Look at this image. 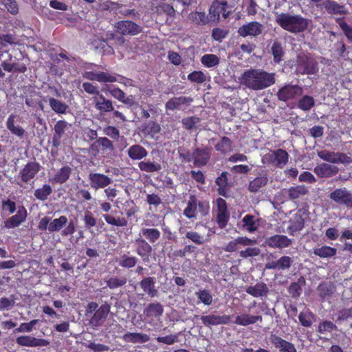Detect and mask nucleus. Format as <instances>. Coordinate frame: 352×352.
I'll list each match as a JSON object with an SVG mask.
<instances>
[{"mask_svg":"<svg viewBox=\"0 0 352 352\" xmlns=\"http://www.w3.org/2000/svg\"><path fill=\"white\" fill-rule=\"evenodd\" d=\"M290 224L287 228L289 235L294 236L295 233L302 230L305 226V219L302 214L296 213L289 221Z\"/></svg>","mask_w":352,"mask_h":352,"instance_id":"nucleus-36","label":"nucleus"},{"mask_svg":"<svg viewBox=\"0 0 352 352\" xmlns=\"http://www.w3.org/2000/svg\"><path fill=\"white\" fill-rule=\"evenodd\" d=\"M313 253L320 258H330L334 256L337 253V250L328 245L316 248L313 250Z\"/></svg>","mask_w":352,"mask_h":352,"instance_id":"nucleus-49","label":"nucleus"},{"mask_svg":"<svg viewBox=\"0 0 352 352\" xmlns=\"http://www.w3.org/2000/svg\"><path fill=\"white\" fill-rule=\"evenodd\" d=\"M217 223L220 228H225L230 219V213L228 210L227 204L223 198L217 199Z\"/></svg>","mask_w":352,"mask_h":352,"instance_id":"nucleus-18","label":"nucleus"},{"mask_svg":"<svg viewBox=\"0 0 352 352\" xmlns=\"http://www.w3.org/2000/svg\"><path fill=\"white\" fill-rule=\"evenodd\" d=\"M138 262V258L135 256H131L126 254H123L118 261L120 267L124 268H132L135 266Z\"/></svg>","mask_w":352,"mask_h":352,"instance_id":"nucleus-61","label":"nucleus"},{"mask_svg":"<svg viewBox=\"0 0 352 352\" xmlns=\"http://www.w3.org/2000/svg\"><path fill=\"white\" fill-rule=\"evenodd\" d=\"M111 96L118 101L126 104L129 107H132L135 104V100L132 95L129 96L119 87H113L107 89Z\"/></svg>","mask_w":352,"mask_h":352,"instance_id":"nucleus-28","label":"nucleus"},{"mask_svg":"<svg viewBox=\"0 0 352 352\" xmlns=\"http://www.w3.org/2000/svg\"><path fill=\"white\" fill-rule=\"evenodd\" d=\"M126 278H118L116 276L111 277L106 281L107 287L111 289L122 287L126 285Z\"/></svg>","mask_w":352,"mask_h":352,"instance_id":"nucleus-64","label":"nucleus"},{"mask_svg":"<svg viewBox=\"0 0 352 352\" xmlns=\"http://www.w3.org/2000/svg\"><path fill=\"white\" fill-rule=\"evenodd\" d=\"M209 208L208 202L200 201L196 195H191L189 197L187 206L184 210L183 214L189 219L196 218L198 213L204 217L208 214Z\"/></svg>","mask_w":352,"mask_h":352,"instance_id":"nucleus-3","label":"nucleus"},{"mask_svg":"<svg viewBox=\"0 0 352 352\" xmlns=\"http://www.w3.org/2000/svg\"><path fill=\"white\" fill-rule=\"evenodd\" d=\"M241 85L247 88L258 91L275 83L274 73H268L261 69H250L244 71L240 78Z\"/></svg>","mask_w":352,"mask_h":352,"instance_id":"nucleus-1","label":"nucleus"},{"mask_svg":"<svg viewBox=\"0 0 352 352\" xmlns=\"http://www.w3.org/2000/svg\"><path fill=\"white\" fill-rule=\"evenodd\" d=\"M140 234L144 237L146 241L149 243H155L157 242L161 236L160 231L157 228H142L140 230Z\"/></svg>","mask_w":352,"mask_h":352,"instance_id":"nucleus-46","label":"nucleus"},{"mask_svg":"<svg viewBox=\"0 0 352 352\" xmlns=\"http://www.w3.org/2000/svg\"><path fill=\"white\" fill-rule=\"evenodd\" d=\"M270 340L274 346L279 349L280 352H297L293 344L278 336L272 335Z\"/></svg>","mask_w":352,"mask_h":352,"instance_id":"nucleus-33","label":"nucleus"},{"mask_svg":"<svg viewBox=\"0 0 352 352\" xmlns=\"http://www.w3.org/2000/svg\"><path fill=\"white\" fill-rule=\"evenodd\" d=\"M72 173V169L70 166L68 165L63 166L58 170L51 181L55 184H63L69 179Z\"/></svg>","mask_w":352,"mask_h":352,"instance_id":"nucleus-38","label":"nucleus"},{"mask_svg":"<svg viewBox=\"0 0 352 352\" xmlns=\"http://www.w3.org/2000/svg\"><path fill=\"white\" fill-rule=\"evenodd\" d=\"M110 308L111 307L108 303L102 304L91 318L90 324L94 327L100 326L107 318L110 311Z\"/></svg>","mask_w":352,"mask_h":352,"instance_id":"nucleus-27","label":"nucleus"},{"mask_svg":"<svg viewBox=\"0 0 352 352\" xmlns=\"http://www.w3.org/2000/svg\"><path fill=\"white\" fill-rule=\"evenodd\" d=\"M316 175L320 178H327L336 175L339 172V168L333 165L322 163L316 166L314 170Z\"/></svg>","mask_w":352,"mask_h":352,"instance_id":"nucleus-29","label":"nucleus"},{"mask_svg":"<svg viewBox=\"0 0 352 352\" xmlns=\"http://www.w3.org/2000/svg\"><path fill=\"white\" fill-rule=\"evenodd\" d=\"M123 340L131 343H145L150 340V337L144 333L127 332L122 337Z\"/></svg>","mask_w":352,"mask_h":352,"instance_id":"nucleus-44","label":"nucleus"},{"mask_svg":"<svg viewBox=\"0 0 352 352\" xmlns=\"http://www.w3.org/2000/svg\"><path fill=\"white\" fill-rule=\"evenodd\" d=\"M271 52L273 56L274 63H280L285 54L282 43L278 41H274L271 46Z\"/></svg>","mask_w":352,"mask_h":352,"instance_id":"nucleus-51","label":"nucleus"},{"mask_svg":"<svg viewBox=\"0 0 352 352\" xmlns=\"http://www.w3.org/2000/svg\"><path fill=\"white\" fill-rule=\"evenodd\" d=\"M265 243L272 248H288L292 244V240L285 235L275 234L266 239Z\"/></svg>","mask_w":352,"mask_h":352,"instance_id":"nucleus-24","label":"nucleus"},{"mask_svg":"<svg viewBox=\"0 0 352 352\" xmlns=\"http://www.w3.org/2000/svg\"><path fill=\"white\" fill-rule=\"evenodd\" d=\"M138 168L142 172L151 173L155 172H160L162 170V165L160 163L154 161H141L138 163Z\"/></svg>","mask_w":352,"mask_h":352,"instance_id":"nucleus-48","label":"nucleus"},{"mask_svg":"<svg viewBox=\"0 0 352 352\" xmlns=\"http://www.w3.org/2000/svg\"><path fill=\"white\" fill-rule=\"evenodd\" d=\"M188 19L192 23L200 26L206 25L209 21L208 16L205 12H191L188 14Z\"/></svg>","mask_w":352,"mask_h":352,"instance_id":"nucleus-45","label":"nucleus"},{"mask_svg":"<svg viewBox=\"0 0 352 352\" xmlns=\"http://www.w3.org/2000/svg\"><path fill=\"white\" fill-rule=\"evenodd\" d=\"M262 24L257 21H252L241 25L238 30V33L243 37L257 36L262 33Z\"/></svg>","mask_w":352,"mask_h":352,"instance_id":"nucleus-23","label":"nucleus"},{"mask_svg":"<svg viewBox=\"0 0 352 352\" xmlns=\"http://www.w3.org/2000/svg\"><path fill=\"white\" fill-rule=\"evenodd\" d=\"M163 306L160 302L150 303L144 310V314L147 318H158L163 314Z\"/></svg>","mask_w":352,"mask_h":352,"instance_id":"nucleus-43","label":"nucleus"},{"mask_svg":"<svg viewBox=\"0 0 352 352\" xmlns=\"http://www.w3.org/2000/svg\"><path fill=\"white\" fill-rule=\"evenodd\" d=\"M243 227L250 232H254L257 230V225L254 217L252 214H246L242 219Z\"/></svg>","mask_w":352,"mask_h":352,"instance_id":"nucleus-63","label":"nucleus"},{"mask_svg":"<svg viewBox=\"0 0 352 352\" xmlns=\"http://www.w3.org/2000/svg\"><path fill=\"white\" fill-rule=\"evenodd\" d=\"M305 284L303 277L298 279L297 282H292L288 287V292L293 298H298L302 293V286Z\"/></svg>","mask_w":352,"mask_h":352,"instance_id":"nucleus-50","label":"nucleus"},{"mask_svg":"<svg viewBox=\"0 0 352 352\" xmlns=\"http://www.w3.org/2000/svg\"><path fill=\"white\" fill-rule=\"evenodd\" d=\"M52 193V188L50 184H43L41 188L34 190V195L36 199L44 201Z\"/></svg>","mask_w":352,"mask_h":352,"instance_id":"nucleus-55","label":"nucleus"},{"mask_svg":"<svg viewBox=\"0 0 352 352\" xmlns=\"http://www.w3.org/2000/svg\"><path fill=\"white\" fill-rule=\"evenodd\" d=\"M296 69L301 75L316 74L318 72V63L314 58L302 54L297 56Z\"/></svg>","mask_w":352,"mask_h":352,"instance_id":"nucleus-4","label":"nucleus"},{"mask_svg":"<svg viewBox=\"0 0 352 352\" xmlns=\"http://www.w3.org/2000/svg\"><path fill=\"white\" fill-rule=\"evenodd\" d=\"M212 148L209 146L197 147L193 150V164L195 167L205 166L211 157Z\"/></svg>","mask_w":352,"mask_h":352,"instance_id":"nucleus-14","label":"nucleus"},{"mask_svg":"<svg viewBox=\"0 0 352 352\" xmlns=\"http://www.w3.org/2000/svg\"><path fill=\"white\" fill-rule=\"evenodd\" d=\"M318 156L324 161L332 164H351L352 158L346 154L340 152H333L327 150L318 151Z\"/></svg>","mask_w":352,"mask_h":352,"instance_id":"nucleus-9","label":"nucleus"},{"mask_svg":"<svg viewBox=\"0 0 352 352\" xmlns=\"http://www.w3.org/2000/svg\"><path fill=\"white\" fill-rule=\"evenodd\" d=\"M102 217L106 223L110 226L117 227H126L128 225L127 219L124 217H115L111 214H104Z\"/></svg>","mask_w":352,"mask_h":352,"instance_id":"nucleus-52","label":"nucleus"},{"mask_svg":"<svg viewBox=\"0 0 352 352\" xmlns=\"http://www.w3.org/2000/svg\"><path fill=\"white\" fill-rule=\"evenodd\" d=\"M314 314L309 311H302L299 314L298 319L302 326L310 327L313 324Z\"/></svg>","mask_w":352,"mask_h":352,"instance_id":"nucleus-60","label":"nucleus"},{"mask_svg":"<svg viewBox=\"0 0 352 352\" xmlns=\"http://www.w3.org/2000/svg\"><path fill=\"white\" fill-rule=\"evenodd\" d=\"M28 217V211L24 206H18L16 213L3 222V227L7 229H12L19 227L24 223Z\"/></svg>","mask_w":352,"mask_h":352,"instance_id":"nucleus-10","label":"nucleus"},{"mask_svg":"<svg viewBox=\"0 0 352 352\" xmlns=\"http://www.w3.org/2000/svg\"><path fill=\"white\" fill-rule=\"evenodd\" d=\"M115 27L119 34L124 36H135L142 31L140 25L129 20L120 21L116 23Z\"/></svg>","mask_w":352,"mask_h":352,"instance_id":"nucleus-13","label":"nucleus"},{"mask_svg":"<svg viewBox=\"0 0 352 352\" xmlns=\"http://www.w3.org/2000/svg\"><path fill=\"white\" fill-rule=\"evenodd\" d=\"M98 143L100 144L103 153H111L114 151L113 142L106 137L98 138Z\"/></svg>","mask_w":352,"mask_h":352,"instance_id":"nucleus-62","label":"nucleus"},{"mask_svg":"<svg viewBox=\"0 0 352 352\" xmlns=\"http://www.w3.org/2000/svg\"><path fill=\"white\" fill-rule=\"evenodd\" d=\"M335 288L331 283L322 282L317 287L318 296L322 302L328 300L333 294Z\"/></svg>","mask_w":352,"mask_h":352,"instance_id":"nucleus-39","label":"nucleus"},{"mask_svg":"<svg viewBox=\"0 0 352 352\" xmlns=\"http://www.w3.org/2000/svg\"><path fill=\"white\" fill-rule=\"evenodd\" d=\"M267 182L268 177L267 175L257 177L250 182L248 189L252 192H256L261 188L265 186Z\"/></svg>","mask_w":352,"mask_h":352,"instance_id":"nucleus-54","label":"nucleus"},{"mask_svg":"<svg viewBox=\"0 0 352 352\" xmlns=\"http://www.w3.org/2000/svg\"><path fill=\"white\" fill-rule=\"evenodd\" d=\"M228 3L226 0H215L212 2L209 13L213 21H219L221 14L224 19L228 17L230 11L228 10Z\"/></svg>","mask_w":352,"mask_h":352,"instance_id":"nucleus-11","label":"nucleus"},{"mask_svg":"<svg viewBox=\"0 0 352 352\" xmlns=\"http://www.w3.org/2000/svg\"><path fill=\"white\" fill-rule=\"evenodd\" d=\"M316 7L321 10H325L330 14L345 15L348 13V10L344 5L339 4L333 0H325L320 4H317Z\"/></svg>","mask_w":352,"mask_h":352,"instance_id":"nucleus-19","label":"nucleus"},{"mask_svg":"<svg viewBox=\"0 0 352 352\" xmlns=\"http://www.w3.org/2000/svg\"><path fill=\"white\" fill-rule=\"evenodd\" d=\"M263 318L261 316H252L248 314H243L236 317L234 323L237 325L248 326L250 324H255L258 321L261 322Z\"/></svg>","mask_w":352,"mask_h":352,"instance_id":"nucleus-40","label":"nucleus"},{"mask_svg":"<svg viewBox=\"0 0 352 352\" xmlns=\"http://www.w3.org/2000/svg\"><path fill=\"white\" fill-rule=\"evenodd\" d=\"M289 154L282 148L270 151L263 157L264 163L272 164L277 168H283L288 162Z\"/></svg>","mask_w":352,"mask_h":352,"instance_id":"nucleus-5","label":"nucleus"},{"mask_svg":"<svg viewBox=\"0 0 352 352\" xmlns=\"http://www.w3.org/2000/svg\"><path fill=\"white\" fill-rule=\"evenodd\" d=\"M95 104V108L101 114L104 115L113 111L112 100L106 98L102 94L98 96H94L92 98Z\"/></svg>","mask_w":352,"mask_h":352,"instance_id":"nucleus-26","label":"nucleus"},{"mask_svg":"<svg viewBox=\"0 0 352 352\" xmlns=\"http://www.w3.org/2000/svg\"><path fill=\"white\" fill-rule=\"evenodd\" d=\"M155 12L157 16L166 15V24L170 25L175 19L177 11L172 5L162 2L156 6Z\"/></svg>","mask_w":352,"mask_h":352,"instance_id":"nucleus-25","label":"nucleus"},{"mask_svg":"<svg viewBox=\"0 0 352 352\" xmlns=\"http://www.w3.org/2000/svg\"><path fill=\"white\" fill-rule=\"evenodd\" d=\"M140 131L144 138L157 140V135L161 131V126L156 120H150L144 122L141 125Z\"/></svg>","mask_w":352,"mask_h":352,"instance_id":"nucleus-16","label":"nucleus"},{"mask_svg":"<svg viewBox=\"0 0 352 352\" xmlns=\"http://www.w3.org/2000/svg\"><path fill=\"white\" fill-rule=\"evenodd\" d=\"M215 183L219 186L218 193L221 196L226 195V190L228 186V173L222 172L221 174L216 179Z\"/></svg>","mask_w":352,"mask_h":352,"instance_id":"nucleus-53","label":"nucleus"},{"mask_svg":"<svg viewBox=\"0 0 352 352\" xmlns=\"http://www.w3.org/2000/svg\"><path fill=\"white\" fill-rule=\"evenodd\" d=\"M245 292L255 298L266 296L269 293V288L264 283H258L245 289Z\"/></svg>","mask_w":352,"mask_h":352,"instance_id":"nucleus-37","label":"nucleus"},{"mask_svg":"<svg viewBox=\"0 0 352 352\" xmlns=\"http://www.w3.org/2000/svg\"><path fill=\"white\" fill-rule=\"evenodd\" d=\"M135 243L136 245L135 252L142 258L144 263L148 262L153 251L152 246L142 237L136 239Z\"/></svg>","mask_w":352,"mask_h":352,"instance_id":"nucleus-21","label":"nucleus"},{"mask_svg":"<svg viewBox=\"0 0 352 352\" xmlns=\"http://www.w3.org/2000/svg\"><path fill=\"white\" fill-rule=\"evenodd\" d=\"M88 179L91 188L95 190L104 188L112 183L111 178L102 173H90Z\"/></svg>","mask_w":352,"mask_h":352,"instance_id":"nucleus-20","label":"nucleus"},{"mask_svg":"<svg viewBox=\"0 0 352 352\" xmlns=\"http://www.w3.org/2000/svg\"><path fill=\"white\" fill-rule=\"evenodd\" d=\"M154 277H145L140 282V286L148 296L153 298L157 296L158 291L155 288Z\"/></svg>","mask_w":352,"mask_h":352,"instance_id":"nucleus-34","label":"nucleus"},{"mask_svg":"<svg viewBox=\"0 0 352 352\" xmlns=\"http://www.w3.org/2000/svg\"><path fill=\"white\" fill-rule=\"evenodd\" d=\"M314 105V98L307 95L303 96L300 98L297 104L298 107L304 111H309Z\"/></svg>","mask_w":352,"mask_h":352,"instance_id":"nucleus-58","label":"nucleus"},{"mask_svg":"<svg viewBox=\"0 0 352 352\" xmlns=\"http://www.w3.org/2000/svg\"><path fill=\"white\" fill-rule=\"evenodd\" d=\"M329 197L337 205L352 209V192L346 188H336L330 192Z\"/></svg>","mask_w":352,"mask_h":352,"instance_id":"nucleus-7","label":"nucleus"},{"mask_svg":"<svg viewBox=\"0 0 352 352\" xmlns=\"http://www.w3.org/2000/svg\"><path fill=\"white\" fill-rule=\"evenodd\" d=\"M7 54L8 58L1 62L3 69L8 72L25 73L27 71V66L24 63H10L12 55L7 50H0V59Z\"/></svg>","mask_w":352,"mask_h":352,"instance_id":"nucleus-12","label":"nucleus"},{"mask_svg":"<svg viewBox=\"0 0 352 352\" xmlns=\"http://www.w3.org/2000/svg\"><path fill=\"white\" fill-rule=\"evenodd\" d=\"M302 94L303 89L301 86L288 83L278 89L277 97L280 101L287 102L298 98L301 96Z\"/></svg>","mask_w":352,"mask_h":352,"instance_id":"nucleus-8","label":"nucleus"},{"mask_svg":"<svg viewBox=\"0 0 352 352\" xmlns=\"http://www.w3.org/2000/svg\"><path fill=\"white\" fill-rule=\"evenodd\" d=\"M16 342L19 346L26 347L47 346L50 341L43 338H37L30 335L18 336Z\"/></svg>","mask_w":352,"mask_h":352,"instance_id":"nucleus-15","label":"nucleus"},{"mask_svg":"<svg viewBox=\"0 0 352 352\" xmlns=\"http://www.w3.org/2000/svg\"><path fill=\"white\" fill-rule=\"evenodd\" d=\"M255 243V241L252 240L246 236H239L233 241H230L225 246L223 250L228 252H233L239 249V245L243 246H248Z\"/></svg>","mask_w":352,"mask_h":352,"instance_id":"nucleus-31","label":"nucleus"},{"mask_svg":"<svg viewBox=\"0 0 352 352\" xmlns=\"http://www.w3.org/2000/svg\"><path fill=\"white\" fill-rule=\"evenodd\" d=\"M192 101V99L190 97L179 96L173 97L169 99L165 104V108L166 110L174 111L175 109H179L182 106L188 104Z\"/></svg>","mask_w":352,"mask_h":352,"instance_id":"nucleus-35","label":"nucleus"},{"mask_svg":"<svg viewBox=\"0 0 352 352\" xmlns=\"http://www.w3.org/2000/svg\"><path fill=\"white\" fill-rule=\"evenodd\" d=\"M41 166L36 161L28 162L22 169H21L19 175L20 182H17L16 184L20 187L23 186V184H28L41 170Z\"/></svg>","mask_w":352,"mask_h":352,"instance_id":"nucleus-6","label":"nucleus"},{"mask_svg":"<svg viewBox=\"0 0 352 352\" xmlns=\"http://www.w3.org/2000/svg\"><path fill=\"white\" fill-rule=\"evenodd\" d=\"M68 219L66 216H60L57 219H54L48 226V230L50 232L60 231L67 223Z\"/></svg>","mask_w":352,"mask_h":352,"instance_id":"nucleus-57","label":"nucleus"},{"mask_svg":"<svg viewBox=\"0 0 352 352\" xmlns=\"http://www.w3.org/2000/svg\"><path fill=\"white\" fill-rule=\"evenodd\" d=\"M201 63L206 67H212L219 64V58L212 54H204L201 58Z\"/></svg>","mask_w":352,"mask_h":352,"instance_id":"nucleus-59","label":"nucleus"},{"mask_svg":"<svg viewBox=\"0 0 352 352\" xmlns=\"http://www.w3.org/2000/svg\"><path fill=\"white\" fill-rule=\"evenodd\" d=\"M202 324L207 327L220 324H228L231 322V316L209 314L200 316Z\"/></svg>","mask_w":352,"mask_h":352,"instance_id":"nucleus-17","label":"nucleus"},{"mask_svg":"<svg viewBox=\"0 0 352 352\" xmlns=\"http://www.w3.org/2000/svg\"><path fill=\"white\" fill-rule=\"evenodd\" d=\"M83 77L91 81H97L99 82H115L117 81L116 77L104 72H94L92 71H86L83 74Z\"/></svg>","mask_w":352,"mask_h":352,"instance_id":"nucleus-22","label":"nucleus"},{"mask_svg":"<svg viewBox=\"0 0 352 352\" xmlns=\"http://www.w3.org/2000/svg\"><path fill=\"white\" fill-rule=\"evenodd\" d=\"M232 143V141L228 137L223 136L214 145V148L221 154L230 153L233 151Z\"/></svg>","mask_w":352,"mask_h":352,"instance_id":"nucleus-41","label":"nucleus"},{"mask_svg":"<svg viewBox=\"0 0 352 352\" xmlns=\"http://www.w3.org/2000/svg\"><path fill=\"white\" fill-rule=\"evenodd\" d=\"M294 261L289 256H283L276 261L268 262L265 268L269 270H285L290 268Z\"/></svg>","mask_w":352,"mask_h":352,"instance_id":"nucleus-30","label":"nucleus"},{"mask_svg":"<svg viewBox=\"0 0 352 352\" xmlns=\"http://www.w3.org/2000/svg\"><path fill=\"white\" fill-rule=\"evenodd\" d=\"M308 192V188L305 185H297L292 186L288 189V197L290 200L294 201L305 196Z\"/></svg>","mask_w":352,"mask_h":352,"instance_id":"nucleus-47","label":"nucleus"},{"mask_svg":"<svg viewBox=\"0 0 352 352\" xmlns=\"http://www.w3.org/2000/svg\"><path fill=\"white\" fill-rule=\"evenodd\" d=\"M14 120L15 116L14 114H11L8 116L6 121L7 129L11 132L12 134L17 136L19 138H22L25 135V131L22 126L19 125L16 126L14 124Z\"/></svg>","mask_w":352,"mask_h":352,"instance_id":"nucleus-42","label":"nucleus"},{"mask_svg":"<svg viewBox=\"0 0 352 352\" xmlns=\"http://www.w3.org/2000/svg\"><path fill=\"white\" fill-rule=\"evenodd\" d=\"M49 104L52 109L58 114L65 113L68 109L67 104L54 98H50Z\"/></svg>","mask_w":352,"mask_h":352,"instance_id":"nucleus-56","label":"nucleus"},{"mask_svg":"<svg viewBox=\"0 0 352 352\" xmlns=\"http://www.w3.org/2000/svg\"><path fill=\"white\" fill-rule=\"evenodd\" d=\"M126 152L129 157L133 161L142 160L148 155L147 150L139 144L131 145Z\"/></svg>","mask_w":352,"mask_h":352,"instance_id":"nucleus-32","label":"nucleus"},{"mask_svg":"<svg viewBox=\"0 0 352 352\" xmlns=\"http://www.w3.org/2000/svg\"><path fill=\"white\" fill-rule=\"evenodd\" d=\"M276 21L283 30L294 34L305 32L308 28L310 22L308 19L300 14H290L283 12L276 16Z\"/></svg>","mask_w":352,"mask_h":352,"instance_id":"nucleus-2","label":"nucleus"}]
</instances>
